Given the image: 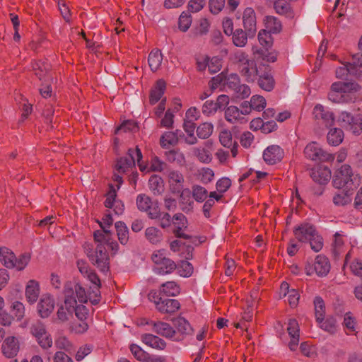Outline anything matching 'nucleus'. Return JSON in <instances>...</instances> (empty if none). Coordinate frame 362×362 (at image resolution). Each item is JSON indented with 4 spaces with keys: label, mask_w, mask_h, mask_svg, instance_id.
Masks as SVG:
<instances>
[{
    "label": "nucleus",
    "mask_w": 362,
    "mask_h": 362,
    "mask_svg": "<svg viewBox=\"0 0 362 362\" xmlns=\"http://www.w3.org/2000/svg\"><path fill=\"white\" fill-rule=\"evenodd\" d=\"M214 125L210 122H204L197 127V135L199 139H208L213 133Z\"/></svg>",
    "instance_id": "79ce46f5"
},
{
    "label": "nucleus",
    "mask_w": 362,
    "mask_h": 362,
    "mask_svg": "<svg viewBox=\"0 0 362 362\" xmlns=\"http://www.w3.org/2000/svg\"><path fill=\"white\" fill-rule=\"evenodd\" d=\"M74 308L69 310L68 306H60L57 312V319L62 322H66L69 320V316L71 315L74 313Z\"/></svg>",
    "instance_id": "0e129e2a"
},
{
    "label": "nucleus",
    "mask_w": 362,
    "mask_h": 362,
    "mask_svg": "<svg viewBox=\"0 0 362 362\" xmlns=\"http://www.w3.org/2000/svg\"><path fill=\"white\" fill-rule=\"evenodd\" d=\"M253 54L257 60L267 62H274L277 59V54L274 52H269L265 48H253Z\"/></svg>",
    "instance_id": "c756f323"
},
{
    "label": "nucleus",
    "mask_w": 362,
    "mask_h": 362,
    "mask_svg": "<svg viewBox=\"0 0 362 362\" xmlns=\"http://www.w3.org/2000/svg\"><path fill=\"white\" fill-rule=\"evenodd\" d=\"M54 344L56 347L60 350H64L69 354L74 351L73 344L64 336L57 337Z\"/></svg>",
    "instance_id": "a18cd8bd"
},
{
    "label": "nucleus",
    "mask_w": 362,
    "mask_h": 362,
    "mask_svg": "<svg viewBox=\"0 0 362 362\" xmlns=\"http://www.w3.org/2000/svg\"><path fill=\"white\" fill-rule=\"evenodd\" d=\"M76 284L68 281L64 284V305L68 306L69 310L74 309L77 304L76 296Z\"/></svg>",
    "instance_id": "5701e85b"
},
{
    "label": "nucleus",
    "mask_w": 362,
    "mask_h": 362,
    "mask_svg": "<svg viewBox=\"0 0 362 362\" xmlns=\"http://www.w3.org/2000/svg\"><path fill=\"white\" fill-rule=\"evenodd\" d=\"M180 291V286L175 281H167L160 287V293L167 296H175Z\"/></svg>",
    "instance_id": "f704fd0d"
},
{
    "label": "nucleus",
    "mask_w": 362,
    "mask_h": 362,
    "mask_svg": "<svg viewBox=\"0 0 362 362\" xmlns=\"http://www.w3.org/2000/svg\"><path fill=\"white\" fill-rule=\"evenodd\" d=\"M284 156V151L278 145L268 146L263 153L264 160L269 165L280 162Z\"/></svg>",
    "instance_id": "4468645a"
},
{
    "label": "nucleus",
    "mask_w": 362,
    "mask_h": 362,
    "mask_svg": "<svg viewBox=\"0 0 362 362\" xmlns=\"http://www.w3.org/2000/svg\"><path fill=\"white\" fill-rule=\"evenodd\" d=\"M250 114L249 106L247 103H242L240 108L235 105H230L225 109L224 117L231 124H245L247 119L245 116Z\"/></svg>",
    "instance_id": "1a4fd4ad"
},
{
    "label": "nucleus",
    "mask_w": 362,
    "mask_h": 362,
    "mask_svg": "<svg viewBox=\"0 0 362 362\" xmlns=\"http://www.w3.org/2000/svg\"><path fill=\"white\" fill-rule=\"evenodd\" d=\"M355 119L356 118L351 113L341 112L339 116L338 121L343 127H349L351 125H353Z\"/></svg>",
    "instance_id": "bf43d9fd"
},
{
    "label": "nucleus",
    "mask_w": 362,
    "mask_h": 362,
    "mask_svg": "<svg viewBox=\"0 0 362 362\" xmlns=\"http://www.w3.org/2000/svg\"><path fill=\"white\" fill-rule=\"evenodd\" d=\"M225 0H209V6L210 11L214 14H217L224 8Z\"/></svg>",
    "instance_id": "338daca9"
},
{
    "label": "nucleus",
    "mask_w": 362,
    "mask_h": 362,
    "mask_svg": "<svg viewBox=\"0 0 362 362\" xmlns=\"http://www.w3.org/2000/svg\"><path fill=\"white\" fill-rule=\"evenodd\" d=\"M32 67L35 74L40 81L42 79L45 81L53 79L50 74V65L47 62L42 60L35 61L33 63Z\"/></svg>",
    "instance_id": "4be33fe9"
},
{
    "label": "nucleus",
    "mask_w": 362,
    "mask_h": 362,
    "mask_svg": "<svg viewBox=\"0 0 362 362\" xmlns=\"http://www.w3.org/2000/svg\"><path fill=\"white\" fill-rule=\"evenodd\" d=\"M129 349L133 356L138 361L144 362L145 361L147 360L148 356L149 354L145 351H144L139 346L133 344L130 345Z\"/></svg>",
    "instance_id": "3c124183"
},
{
    "label": "nucleus",
    "mask_w": 362,
    "mask_h": 362,
    "mask_svg": "<svg viewBox=\"0 0 362 362\" xmlns=\"http://www.w3.org/2000/svg\"><path fill=\"white\" fill-rule=\"evenodd\" d=\"M311 177L315 182L320 185H325L330 180L331 171L328 168H320L312 171Z\"/></svg>",
    "instance_id": "7c9ffc66"
},
{
    "label": "nucleus",
    "mask_w": 362,
    "mask_h": 362,
    "mask_svg": "<svg viewBox=\"0 0 362 362\" xmlns=\"http://www.w3.org/2000/svg\"><path fill=\"white\" fill-rule=\"evenodd\" d=\"M145 238L151 244L157 245L163 242V233L159 228L150 226L145 230Z\"/></svg>",
    "instance_id": "cd10ccee"
},
{
    "label": "nucleus",
    "mask_w": 362,
    "mask_h": 362,
    "mask_svg": "<svg viewBox=\"0 0 362 362\" xmlns=\"http://www.w3.org/2000/svg\"><path fill=\"white\" fill-rule=\"evenodd\" d=\"M234 64L240 75L248 83L255 82L262 69L261 66L257 68L255 61L250 59L248 55L242 51H238L234 54Z\"/></svg>",
    "instance_id": "f257e3e1"
},
{
    "label": "nucleus",
    "mask_w": 362,
    "mask_h": 362,
    "mask_svg": "<svg viewBox=\"0 0 362 362\" xmlns=\"http://www.w3.org/2000/svg\"><path fill=\"white\" fill-rule=\"evenodd\" d=\"M30 332L36 339L40 338L42 335L47 334L45 326L40 321H37L31 325Z\"/></svg>",
    "instance_id": "864d4df0"
},
{
    "label": "nucleus",
    "mask_w": 362,
    "mask_h": 362,
    "mask_svg": "<svg viewBox=\"0 0 362 362\" xmlns=\"http://www.w3.org/2000/svg\"><path fill=\"white\" fill-rule=\"evenodd\" d=\"M193 153L202 163H209L211 160V155L205 148H195L193 149Z\"/></svg>",
    "instance_id": "603ef678"
},
{
    "label": "nucleus",
    "mask_w": 362,
    "mask_h": 362,
    "mask_svg": "<svg viewBox=\"0 0 362 362\" xmlns=\"http://www.w3.org/2000/svg\"><path fill=\"white\" fill-rule=\"evenodd\" d=\"M358 85L351 82H335L332 84L331 90L328 93V98L333 103L344 102V93L357 91Z\"/></svg>",
    "instance_id": "6e6552de"
},
{
    "label": "nucleus",
    "mask_w": 362,
    "mask_h": 362,
    "mask_svg": "<svg viewBox=\"0 0 362 362\" xmlns=\"http://www.w3.org/2000/svg\"><path fill=\"white\" fill-rule=\"evenodd\" d=\"M178 269L180 276L185 277L190 276L193 273V267L192 264L187 261H181Z\"/></svg>",
    "instance_id": "680f3d73"
},
{
    "label": "nucleus",
    "mask_w": 362,
    "mask_h": 362,
    "mask_svg": "<svg viewBox=\"0 0 362 362\" xmlns=\"http://www.w3.org/2000/svg\"><path fill=\"white\" fill-rule=\"evenodd\" d=\"M226 76H225V75H223V73H221V74H219L218 75L213 77L209 83L210 88L212 90H214V89H216L219 87H222L223 89L224 90V83H225V80L226 78Z\"/></svg>",
    "instance_id": "13d9d810"
},
{
    "label": "nucleus",
    "mask_w": 362,
    "mask_h": 362,
    "mask_svg": "<svg viewBox=\"0 0 362 362\" xmlns=\"http://www.w3.org/2000/svg\"><path fill=\"white\" fill-rule=\"evenodd\" d=\"M349 189H346V192L342 191L336 193L332 199L334 204L338 206H343L349 204L351 199L349 194Z\"/></svg>",
    "instance_id": "37998d69"
},
{
    "label": "nucleus",
    "mask_w": 362,
    "mask_h": 362,
    "mask_svg": "<svg viewBox=\"0 0 362 362\" xmlns=\"http://www.w3.org/2000/svg\"><path fill=\"white\" fill-rule=\"evenodd\" d=\"M224 90L227 92H233L235 97L240 99H245L251 94L250 88L246 84L241 83L237 74H230L226 76Z\"/></svg>",
    "instance_id": "39448f33"
},
{
    "label": "nucleus",
    "mask_w": 362,
    "mask_h": 362,
    "mask_svg": "<svg viewBox=\"0 0 362 362\" xmlns=\"http://www.w3.org/2000/svg\"><path fill=\"white\" fill-rule=\"evenodd\" d=\"M117 235L122 245H126L129 241V229L126 224L122 221H117L115 224Z\"/></svg>",
    "instance_id": "c9c22d12"
},
{
    "label": "nucleus",
    "mask_w": 362,
    "mask_h": 362,
    "mask_svg": "<svg viewBox=\"0 0 362 362\" xmlns=\"http://www.w3.org/2000/svg\"><path fill=\"white\" fill-rule=\"evenodd\" d=\"M314 305L315 310V317L317 322H322L324 320L325 315V303L322 298L315 297L314 300Z\"/></svg>",
    "instance_id": "c03bdc74"
},
{
    "label": "nucleus",
    "mask_w": 362,
    "mask_h": 362,
    "mask_svg": "<svg viewBox=\"0 0 362 362\" xmlns=\"http://www.w3.org/2000/svg\"><path fill=\"white\" fill-rule=\"evenodd\" d=\"M308 241L310 242V247L312 250L315 252H319L322 250L323 247V240L322 238L318 234L317 232L311 237Z\"/></svg>",
    "instance_id": "052dcab7"
},
{
    "label": "nucleus",
    "mask_w": 362,
    "mask_h": 362,
    "mask_svg": "<svg viewBox=\"0 0 362 362\" xmlns=\"http://www.w3.org/2000/svg\"><path fill=\"white\" fill-rule=\"evenodd\" d=\"M173 325L177 332L182 334H190L192 332V328L187 320L184 317H179L173 320Z\"/></svg>",
    "instance_id": "ea45409f"
},
{
    "label": "nucleus",
    "mask_w": 362,
    "mask_h": 362,
    "mask_svg": "<svg viewBox=\"0 0 362 362\" xmlns=\"http://www.w3.org/2000/svg\"><path fill=\"white\" fill-rule=\"evenodd\" d=\"M40 294V287L37 281L30 280L25 288V297L30 303L37 301Z\"/></svg>",
    "instance_id": "c85d7f7f"
},
{
    "label": "nucleus",
    "mask_w": 362,
    "mask_h": 362,
    "mask_svg": "<svg viewBox=\"0 0 362 362\" xmlns=\"http://www.w3.org/2000/svg\"><path fill=\"white\" fill-rule=\"evenodd\" d=\"M84 250L91 264L101 272L107 273L109 271L110 257L104 244L98 243L94 249L90 245H86Z\"/></svg>",
    "instance_id": "f03ea898"
},
{
    "label": "nucleus",
    "mask_w": 362,
    "mask_h": 362,
    "mask_svg": "<svg viewBox=\"0 0 362 362\" xmlns=\"http://www.w3.org/2000/svg\"><path fill=\"white\" fill-rule=\"evenodd\" d=\"M274 8L276 12L281 16H284L286 18L293 19L295 16V13L289 1L284 0H276L274 4Z\"/></svg>",
    "instance_id": "393cba45"
},
{
    "label": "nucleus",
    "mask_w": 362,
    "mask_h": 362,
    "mask_svg": "<svg viewBox=\"0 0 362 362\" xmlns=\"http://www.w3.org/2000/svg\"><path fill=\"white\" fill-rule=\"evenodd\" d=\"M136 204L138 209L141 211L148 213L153 209L151 199L145 194H139L136 199Z\"/></svg>",
    "instance_id": "2f4dec72"
},
{
    "label": "nucleus",
    "mask_w": 362,
    "mask_h": 362,
    "mask_svg": "<svg viewBox=\"0 0 362 362\" xmlns=\"http://www.w3.org/2000/svg\"><path fill=\"white\" fill-rule=\"evenodd\" d=\"M162 61L163 54L160 49H154L150 52L148 62L152 71L155 72L160 68Z\"/></svg>",
    "instance_id": "473e14b6"
},
{
    "label": "nucleus",
    "mask_w": 362,
    "mask_h": 362,
    "mask_svg": "<svg viewBox=\"0 0 362 362\" xmlns=\"http://www.w3.org/2000/svg\"><path fill=\"white\" fill-rule=\"evenodd\" d=\"M142 159V153L141 150L136 147L135 149H129L128 154L119 158L115 164V170L118 173H125L135 165L136 160L142 170L140 161Z\"/></svg>",
    "instance_id": "0eeeda50"
},
{
    "label": "nucleus",
    "mask_w": 362,
    "mask_h": 362,
    "mask_svg": "<svg viewBox=\"0 0 362 362\" xmlns=\"http://www.w3.org/2000/svg\"><path fill=\"white\" fill-rule=\"evenodd\" d=\"M141 340L145 344L153 349L163 350L166 346V343L163 339L151 334H143Z\"/></svg>",
    "instance_id": "bb28decb"
},
{
    "label": "nucleus",
    "mask_w": 362,
    "mask_h": 362,
    "mask_svg": "<svg viewBox=\"0 0 362 362\" xmlns=\"http://www.w3.org/2000/svg\"><path fill=\"white\" fill-rule=\"evenodd\" d=\"M262 66L264 67V70L262 71L261 69L257 76V83L262 89L269 92L272 91L275 86V80L269 66L265 65Z\"/></svg>",
    "instance_id": "ddd939ff"
},
{
    "label": "nucleus",
    "mask_w": 362,
    "mask_h": 362,
    "mask_svg": "<svg viewBox=\"0 0 362 362\" xmlns=\"http://www.w3.org/2000/svg\"><path fill=\"white\" fill-rule=\"evenodd\" d=\"M180 308V304L177 300L167 298L158 303L156 308L161 313L172 314L177 311Z\"/></svg>",
    "instance_id": "b1692460"
},
{
    "label": "nucleus",
    "mask_w": 362,
    "mask_h": 362,
    "mask_svg": "<svg viewBox=\"0 0 362 362\" xmlns=\"http://www.w3.org/2000/svg\"><path fill=\"white\" fill-rule=\"evenodd\" d=\"M166 83L164 80L159 79L156 81V85L151 89L149 95V103L151 105L156 104L161 99L165 90Z\"/></svg>",
    "instance_id": "a878e982"
},
{
    "label": "nucleus",
    "mask_w": 362,
    "mask_h": 362,
    "mask_svg": "<svg viewBox=\"0 0 362 362\" xmlns=\"http://www.w3.org/2000/svg\"><path fill=\"white\" fill-rule=\"evenodd\" d=\"M313 115L317 124L324 125L327 128L333 126L334 124L335 118L334 113L326 110L320 104H317L314 107Z\"/></svg>",
    "instance_id": "f8f14e48"
},
{
    "label": "nucleus",
    "mask_w": 362,
    "mask_h": 362,
    "mask_svg": "<svg viewBox=\"0 0 362 362\" xmlns=\"http://www.w3.org/2000/svg\"><path fill=\"white\" fill-rule=\"evenodd\" d=\"M166 159L171 163H176L182 165L185 163V159L182 153L177 150H170L165 152Z\"/></svg>",
    "instance_id": "8fccbe9b"
},
{
    "label": "nucleus",
    "mask_w": 362,
    "mask_h": 362,
    "mask_svg": "<svg viewBox=\"0 0 362 362\" xmlns=\"http://www.w3.org/2000/svg\"><path fill=\"white\" fill-rule=\"evenodd\" d=\"M233 41L237 47H244L247 41V32L237 29L233 33Z\"/></svg>",
    "instance_id": "de8ad7c7"
},
{
    "label": "nucleus",
    "mask_w": 362,
    "mask_h": 362,
    "mask_svg": "<svg viewBox=\"0 0 362 362\" xmlns=\"http://www.w3.org/2000/svg\"><path fill=\"white\" fill-rule=\"evenodd\" d=\"M148 218L153 220L158 219V225L162 229L170 228L173 223V219L170 214L160 211L158 206H153V209L148 213Z\"/></svg>",
    "instance_id": "aec40b11"
},
{
    "label": "nucleus",
    "mask_w": 362,
    "mask_h": 362,
    "mask_svg": "<svg viewBox=\"0 0 362 362\" xmlns=\"http://www.w3.org/2000/svg\"><path fill=\"white\" fill-rule=\"evenodd\" d=\"M154 263L153 271L160 275L171 274L177 268L175 262L167 257L163 250L155 251L151 256Z\"/></svg>",
    "instance_id": "423d86ee"
},
{
    "label": "nucleus",
    "mask_w": 362,
    "mask_h": 362,
    "mask_svg": "<svg viewBox=\"0 0 362 362\" xmlns=\"http://www.w3.org/2000/svg\"><path fill=\"white\" fill-rule=\"evenodd\" d=\"M199 179L200 181L204 184L207 185L210 183L214 177V171L208 168H203L199 171Z\"/></svg>",
    "instance_id": "5fc2aeb1"
},
{
    "label": "nucleus",
    "mask_w": 362,
    "mask_h": 362,
    "mask_svg": "<svg viewBox=\"0 0 362 362\" xmlns=\"http://www.w3.org/2000/svg\"><path fill=\"white\" fill-rule=\"evenodd\" d=\"M360 182L358 174L353 173L350 165L344 164L337 170L333 178V185L337 189L344 188L345 189H354Z\"/></svg>",
    "instance_id": "7ed1b4c3"
},
{
    "label": "nucleus",
    "mask_w": 362,
    "mask_h": 362,
    "mask_svg": "<svg viewBox=\"0 0 362 362\" xmlns=\"http://www.w3.org/2000/svg\"><path fill=\"white\" fill-rule=\"evenodd\" d=\"M168 182L173 193H181L180 197L183 198V183L184 177L181 173L177 170H171L168 173Z\"/></svg>",
    "instance_id": "dca6fc26"
},
{
    "label": "nucleus",
    "mask_w": 362,
    "mask_h": 362,
    "mask_svg": "<svg viewBox=\"0 0 362 362\" xmlns=\"http://www.w3.org/2000/svg\"><path fill=\"white\" fill-rule=\"evenodd\" d=\"M319 323L320 324V327L322 329L331 334H334L337 330V321L333 317H329L325 321L322 320V322Z\"/></svg>",
    "instance_id": "6e6d98bb"
},
{
    "label": "nucleus",
    "mask_w": 362,
    "mask_h": 362,
    "mask_svg": "<svg viewBox=\"0 0 362 362\" xmlns=\"http://www.w3.org/2000/svg\"><path fill=\"white\" fill-rule=\"evenodd\" d=\"M307 275L310 276L315 272L319 276H326L330 270L329 259L324 255H317L313 265L308 264L305 267Z\"/></svg>",
    "instance_id": "9d476101"
},
{
    "label": "nucleus",
    "mask_w": 362,
    "mask_h": 362,
    "mask_svg": "<svg viewBox=\"0 0 362 362\" xmlns=\"http://www.w3.org/2000/svg\"><path fill=\"white\" fill-rule=\"evenodd\" d=\"M304 154L306 158L312 160L327 162L334 159L333 155L323 151L315 142H312L305 146Z\"/></svg>",
    "instance_id": "9b49d317"
},
{
    "label": "nucleus",
    "mask_w": 362,
    "mask_h": 362,
    "mask_svg": "<svg viewBox=\"0 0 362 362\" xmlns=\"http://www.w3.org/2000/svg\"><path fill=\"white\" fill-rule=\"evenodd\" d=\"M243 103H247V106H249L250 113L252 109L257 111L262 110L265 107L266 100L263 96L255 95L251 98L250 102L244 101Z\"/></svg>",
    "instance_id": "4c0bfd02"
},
{
    "label": "nucleus",
    "mask_w": 362,
    "mask_h": 362,
    "mask_svg": "<svg viewBox=\"0 0 362 362\" xmlns=\"http://www.w3.org/2000/svg\"><path fill=\"white\" fill-rule=\"evenodd\" d=\"M178 142V136L175 132H166L160 139V144L163 148H168L170 146H175Z\"/></svg>",
    "instance_id": "58836bf2"
},
{
    "label": "nucleus",
    "mask_w": 362,
    "mask_h": 362,
    "mask_svg": "<svg viewBox=\"0 0 362 362\" xmlns=\"http://www.w3.org/2000/svg\"><path fill=\"white\" fill-rule=\"evenodd\" d=\"M205 5V0H189L187 8L189 12L197 13L202 10Z\"/></svg>",
    "instance_id": "e2e57ef3"
},
{
    "label": "nucleus",
    "mask_w": 362,
    "mask_h": 362,
    "mask_svg": "<svg viewBox=\"0 0 362 362\" xmlns=\"http://www.w3.org/2000/svg\"><path fill=\"white\" fill-rule=\"evenodd\" d=\"M243 21L244 28L249 37H252L256 33V15L254 9L247 7L244 10Z\"/></svg>",
    "instance_id": "a211bd4d"
},
{
    "label": "nucleus",
    "mask_w": 362,
    "mask_h": 362,
    "mask_svg": "<svg viewBox=\"0 0 362 362\" xmlns=\"http://www.w3.org/2000/svg\"><path fill=\"white\" fill-rule=\"evenodd\" d=\"M192 197L198 202H203L208 197V191L202 186L195 185L192 186Z\"/></svg>",
    "instance_id": "49530a36"
},
{
    "label": "nucleus",
    "mask_w": 362,
    "mask_h": 362,
    "mask_svg": "<svg viewBox=\"0 0 362 362\" xmlns=\"http://www.w3.org/2000/svg\"><path fill=\"white\" fill-rule=\"evenodd\" d=\"M317 230L312 224L304 223L293 229L296 238L302 243L308 242V240L315 235Z\"/></svg>",
    "instance_id": "2eb2a0df"
},
{
    "label": "nucleus",
    "mask_w": 362,
    "mask_h": 362,
    "mask_svg": "<svg viewBox=\"0 0 362 362\" xmlns=\"http://www.w3.org/2000/svg\"><path fill=\"white\" fill-rule=\"evenodd\" d=\"M192 22V16L186 11H183L179 18L178 28L181 31L186 32L189 28Z\"/></svg>",
    "instance_id": "09e8293b"
},
{
    "label": "nucleus",
    "mask_w": 362,
    "mask_h": 362,
    "mask_svg": "<svg viewBox=\"0 0 362 362\" xmlns=\"http://www.w3.org/2000/svg\"><path fill=\"white\" fill-rule=\"evenodd\" d=\"M217 105L214 100H206L202 105V113L206 116L214 115L218 110Z\"/></svg>",
    "instance_id": "4d7b16f0"
},
{
    "label": "nucleus",
    "mask_w": 362,
    "mask_h": 362,
    "mask_svg": "<svg viewBox=\"0 0 362 362\" xmlns=\"http://www.w3.org/2000/svg\"><path fill=\"white\" fill-rule=\"evenodd\" d=\"M19 349V341L13 336L6 338L1 345L3 354L9 358L15 357L18 354Z\"/></svg>",
    "instance_id": "6ab92c4d"
},
{
    "label": "nucleus",
    "mask_w": 362,
    "mask_h": 362,
    "mask_svg": "<svg viewBox=\"0 0 362 362\" xmlns=\"http://www.w3.org/2000/svg\"><path fill=\"white\" fill-rule=\"evenodd\" d=\"M148 185L150 190L154 195H160L164 192L163 180L157 175H153L150 177Z\"/></svg>",
    "instance_id": "72a5a7b5"
},
{
    "label": "nucleus",
    "mask_w": 362,
    "mask_h": 362,
    "mask_svg": "<svg viewBox=\"0 0 362 362\" xmlns=\"http://www.w3.org/2000/svg\"><path fill=\"white\" fill-rule=\"evenodd\" d=\"M145 323L152 326L154 332L166 338H173L175 334V330L168 323L153 320H146Z\"/></svg>",
    "instance_id": "f3484780"
},
{
    "label": "nucleus",
    "mask_w": 362,
    "mask_h": 362,
    "mask_svg": "<svg viewBox=\"0 0 362 362\" xmlns=\"http://www.w3.org/2000/svg\"><path fill=\"white\" fill-rule=\"evenodd\" d=\"M219 141L221 144L227 148H230L234 142L232 139L231 133L228 131H222L219 134Z\"/></svg>",
    "instance_id": "69168bd1"
},
{
    "label": "nucleus",
    "mask_w": 362,
    "mask_h": 362,
    "mask_svg": "<svg viewBox=\"0 0 362 362\" xmlns=\"http://www.w3.org/2000/svg\"><path fill=\"white\" fill-rule=\"evenodd\" d=\"M54 299L50 295H43L37 304V311L40 317H49L54 310Z\"/></svg>",
    "instance_id": "412c9836"
},
{
    "label": "nucleus",
    "mask_w": 362,
    "mask_h": 362,
    "mask_svg": "<svg viewBox=\"0 0 362 362\" xmlns=\"http://www.w3.org/2000/svg\"><path fill=\"white\" fill-rule=\"evenodd\" d=\"M266 28L269 30V33H279L282 30V25L281 21L274 16H267L265 18Z\"/></svg>",
    "instance_id": "a19ab883"
},
{
    "label": "nucleus",
    "mask_w": 362,
    "mask_h": 362,
    "mask_svg": "<svg viewBox=\"0 0 362 362\" xmlns=\"http://www.w3.org/2000/svg\"><path fill=\"white\" fill-rule=\"evenodd\" d=\"M12 312L18 320H21L25 313L24 305L19 301H15L12 305Z\"/></svg>",
    "instance_id": "774afa93"
},
{
    "label": "nucleus",
    "mask_w": 362,
    "mask_h": 362,
    "mask_svg": "<svg viewBox=\"0 0 362 362\" xmlns=\"http://www.w3.org/2000/svg\"><path fill=\"white\" fill-rule=\"evenodd\" d=\"M30 256L23 254L17 258L13 252L6 247H0V262L7 269L16 268L18 270H23L28 264Z\"/></svg>",
    "instance_id": "20e7f679"
},
{
    "label": "nucleus",
    "mask_w": 362,
    "mask_h": 362,
    "mask_svg": "<svg viewBox=\"0 0 362 362\" xmlns=\"http://www.w3.org/2000/svg\"><path fill=\"white\" fill-rule=\"evenodd\" d=\"M327 139L332 146L339 145L344 139V132L339 128H333L327 134Z\"/></svg>",
    "instance_id": "e433bc0d"
}]
</instances>
